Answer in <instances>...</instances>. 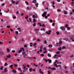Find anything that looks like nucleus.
<instances>
[{
	"label": "nucleus",
	"mask_w": 74,
	"mask_h": 74,
	"mask_svg": "<svg viewBox=\"0 0 74 74\" xmlns=\"http://www.w3.org/2000/svg\"><path fill=\"white\" fill-rule=\"evenodd\" d=\"M62 41L61 40H60L59 41V44H62Z\"/></svg>",
	"instance_id": "aec40b11"
},
{
	"label": "nucleus",
	"mask_w": 74,
	"mask_h": 74,
	"mask_svg": "<svg viewBox=\"0 0 74 74\" xmlns=\"http://www.w3.org/2000/svg\"><path fill=\"white\" fill-rule=\"evenodd\" d=\"M63 40H65L66 41H67L69 40V39L67 38H64L63 39Z\"/></svg>",
	"instance_id": "6e6552de"
},
{
	"label": "nucleus",
	"mask_w": 74,
	"mask_h": 74,
	"mask_svg": "<svg viewBox=\"0 0 74 74\" xmlns=\"http://www.w3.org/2000/svg\"><path fill=\"white\" fill-rule=\"evenodd\" d=\"M50 22H53V20H50Z\"/></svg>",
	"instance_id": "338daca9"
},
{
	"label": "nucleus",
	"mask_w": 74,
	"mask_h": 74,
	"mask_svg": "<svg viewBox=\"0 0 74 74\" xmlns=\"http://www.w3.org/2000/svg\"><path fill=\"white\" fill-rule=\"evenodd\" d=\"M67 28L68 30H70V29H71V28H70V27H67Z\"/></svg>",
	"instance_id": "e433bc0d"
},
{
	"label": "nucleus",
	"mask_w": 74,
	"mask_h": 74,
	"mask_svg": "<svg viewBox=\"0 0 74 74\" xmlns=\"http://www.w3.org/2000/svg\"><path fill=\"white\" fill-rule=\"evenodd\" d=\"M24 47L25 48H26L27 47V46H26V44L25 45H24Z\"/></svg>",
	"instance_id": "37998d69"
},
{
	"label": "nucleus",
	"mask_w": 74,
	"mask_h": 74,
	"mask_svg": "<svg viewBox=\"0 0 74 74\" xmlns=\"http://www.w3.org/2000/svg\"><path fill=\"white\" fill-rule=\"evenodd\" d=\"M32 59H36L37 58H36L35 57H32Z\"/></svg>",
	"instance_id": "6e6d98bb"
},
{
	"label": "nucleus",
	"mask_w": 74,
	"mask_h": 74,
	"mask_svg": "<svg viewBox=\"0 0 74 74\" xmlns=\"http://www.w3.org/2000/svg\"><path fill=\"white\" fill-rule=\"evenodd\" d=\"M40 56H44V54L42 53L40 54Z\"/></svg>",
	"instance_id": "c9c22d12"
},
{
	"label": "nucleus",
	"mask_w": 74,
	"mask_h": 74,
	"mask_svg": "<svg viewBox=\"0 0 74 74\" xmlns=\"http://www.w3.org/2000/svg\"><path fill=\"white\" fill-rule=\"evenodd\" d=\"M44 60H45L46 62H47H47H48V61H47V60L45 59V58H44Z\"/></svg>",
	"instance_id": "473e14b6"
},
{
	"label": "nucleus",
	"mask_w": 74,
	"mask_h": 74,
	"mask_svg": "<svg viewBox=\"0 0 74 74\" xmlns=\"http://www.w3.org/2000/svg\"><path fill=\"white\" fill-rule=\"evenodd\" d=\"M36 2H37V1L36 0H33L32 1V3H36Z\"/></svg>",
	"instance_id": "ddd939ff"
},
{
	"label": "nucleus",
	"mask_w": 74,
	"mask_h": 74,
	"mask_svg": "<svg viewBox=\"0 0 74 74\" xmlns=\"http://www.w3.org/2000/svg\"><path fill=\"white\" fill-rule=\"evenodd\" d=\"M32 17H33V18H35V15H33V16H32Z\"/></svg>",
	"instance_id": "49530a36"
},
{
	"label": "nucleus",
	"mask_w": 74,
	"mask_h": 74,
	"mask_svg": "<svg viewBox=\"0 0 74 74\" xmlns=\"http://www.w3.org/2000/svg\"><path fill=\"white\" fill-rule=\"evenodd\" d=\"M47 52V51H45V52H43V53H46Z\"/></svg>",
	"instance_id": "5fc2aeb1"
},
{
	"label": "nucleus",
	"mask_w": 74,
	"mask_h": 74,
	"mask_svg": "<svg viewBox=\"0 0 74 74\" xmlns=\"http://www.w3.org/2000/svg\"><path fill=\"white\" fill-rule=\"evenodd\" d=\"M22 55H23V57L24 58H25L26 56H27V54H26V52L25 51H23L22 53Z\"/></svg>",
	"instance_id": "f03ea898"
},
{
	"label": "nucleus",
	"mask_w": 74,
	"mask_h": 74,
	"mask_svg": "<svg viewBox=\"0 0 74 74\" xmlns=\"http://www.w3.org/2000/svg\"><path fill=\"white\" fill-rule=\"evenodd\" d=\"M57 11H61V10L60 9H58L57 10Z\"/></svg>",
	"instance_id": "8fccbe9b"
},
{
	"label": "nucleus",
	"mask_w": 74,
	"mask_h": 74,
	"mask_svg": "<svg viewBox=\"0 0 74 74\" xmlns=\"http://www.w3.org/2000/svg\"><path fill=\"white\" fill-rule=\"evenodd\" d=\"M5 54L3 51H0V56H3V55H4Z\"/></svg>",
	"instance_id": "39448f33"
},
{
	"label": "nucleus",
	"mask_w": 74,
	"mask_h": 74,
	"mask_svg": "<svg viewBox=\"0 0 74 74\" xmlns=\"http://www.w3.org/2000/svg\"><path fill=\"white\" fill-rule=\"evenodd\" d=\"M66 48V46H63L62 47V49H65Z\"/></svg>",
	"instance_id": "5701e85b"
},
{
	"label": "nucleus",
	"mask_w": 74,
	"mask_h": 74,
	"mask_svg": "<svg viewBox=\"0 0 74 74\" xmlns=\"http://www.w3.org/2000/svg\"><path fill=\"white\" fill-rule=\"evenodd\" d=\"M35 22H36V19L35 18H34L33 20V22L34 23Z\"/></svg>",
	"instance_id": "c85d7f7f"
},
{
	"label": "nucleus",
	"mask_w": 74,
	"mask_h": 74,
	"mask_svg": "<svg viewBox=\"0 0 74 74\" xmlns=\"http://www.w3.org/2000/svg\"><path fill=\"white\" fill-rule=\"evenodd\" d=\"M41 71V69H39V71L40 73H42V74H43V73H44Z\"/></svg>",
	"instance_id": "9b49d317"
},
{
	"label": "nucleus",
	"mask_w": 74,
	"mask_h": 74,
	"mask_svg": "<svg viewBox=\"0 0 74 74\" xmlns=\"http://www.w3.org/2000/svg\"><path fill=\"white\" fill-rule=\"evenodd\" d=\"M68 34V33L67 32V31L65 32V33H64L65 34Z\"/></svg>",
	"instance_id": "c756f323"
},
{
	"label": "nucleus",
	"mask_w": 74,
	"mask_h": 74,
	"mask_svg": "<svg viewBox=\"0 0 74 74\" xmlns=\"http://www.w3.org/2000/svg\"><path fill=\"white\" fill-rule=\"evenodd\" d=\"M57 35H59V32H56Z\"/></svg>",
	"instance_id": "393cba45"
},
{
	"label": "nucleus",
	"mask_w": 74,
	"mask_h": 74,
	"mask_svg": "<svg viewBox=\"0 0 74 74\" xmlns=\"http://www.w3.org/2000/svg\"><path fill=\"white\" fill-rule=\"evenodd\" d=\"M3 66H2L0 68V70H3Z\"/></svg>",
	"instance_id": "412c9836"
},
{
	"label": "nucleus",
	"mask_w": 74,
	"mask_h": 74,
	"mask_svg": "<svg viewBox=\"0 0 74 74\" xmlns=\"http://www.w3.org/2000/svg\"><path fill=\"white\" fill-rule=\"evenodd\" d=\"M45 16V18L47 19L48 18V17L47 16Z\"/></svg>",
	"instance_id": "603ef678"
},
{
	"label": "nucleus",
	"mask_w": 74,
	"mask_h": 74,
	"mask_svg": "<svg viewBox=\"0 0 74 74\" xmlns=\"http://www.w3.org/2000/svg\"><path fill=\"white\" fill-rule=\"evenodd\" d=\"M37 41H38V42L40 41V39L38 38L37 40Z\"/></svg>",
	"instance_id": "3c124183"
},
{
	"label": "nucleus",
	"mask_w": 74,
	"mask_h": 74,
	"mask_svg": "<svg viewBox=\"0 0 74 74\" xmlns=\"http://www.w3.org/2000/svg\"><path fill=\"white\" fill-rule=\"evenodd\" d=\"M34 66H35V67H37L38 66V65H36V64H34Z\"/></svg>",
	"instance_id": "2f4dec72"
},
{
	"label": "nucleus",
	"mask_w": 74,
	"mask_h": 74,
	"mask_svg": "<svg viewBox=\"0 0 74 74\" xmlns=\"http://www.w3.org/2000/svg\"><path fill=\"white\" fill-rule=\"evenodd\" d=\"M51 71H48V74H51Z\"/></svg>",
	"instance_id": "72a5a7b5"
},
{
	"label": "nucleus",
	"mask_w": 74,
	"mask_h": 74,
	"mask_svg": "<svg viewBox=\"0 0 74 74\" xmlns=\"http://www.w3.org/2000/svg\"><path fill=\"white\" fill-rule=\"evenodd\" d=\"M55 25V24L54 23H53L52 24V26H54Z\"/></svg>",
	"instance_id": "13d9d810"
},
{
	"label": "nucleus",
	"mask_w": 74,
	"mask_h": 74,
	"mask_svg": "<svg viewBox=\"0 0 74 74\" xmlns=\"http://www.w3.org/2000/svg\"><path fill=\"white\" fill-rule=\"evenodd\" d=\"M46 33L47 34H50L51 33V30H49L48 31V32H46Z\"/></svg>",
	"instance_id": "423d86ee"
},
{
	"label": "nucleus",
	"mask_w": 74,
	"mask_h": 74,
	"mask_svg": "<svg viewBox=\"0 0 74 74\" xmlns=\"http://www.w3.org/2000/svg\"><path fill=\"white\" fill-rule=\"evenodd\" d=\"M47 12H45V11L43 12V14L42 15V17H45V16L47 15Z\"/></svg>",
	"instance_id": "7ed1b4c3"
},
{
	"label": "nucleus",
	"mask_w": 74,
	"mask_h": 74,
	"mask_svg": "<svg viewBox=\"0 0 74 74\" xmlns=\"http://www.w3.org/2000/svg\"><path fill=\"white\" fill-rule=\"evenodd\" d=\"M35 31H36V30H37L38 31H39V30H40V29H35Z\"/></svg>",
	"instance_id": "de8ad7c7"
},
{
	"label": "nucleus",
	"mask_w": 74,
	"mask_h": 74,
	"mask_svg": "<svg viewBox=\"0 0 74 74\" xmlns=\"http://www.w3.org/2000/svg\"><path fill=\"white\" fill-rule=\"evenodd\" d=\"M14 66L15 67H17V66H18V65L14 64Z\"/></svg>",
	"instance_id": "052dcab7"
},
{
	"label": "nucleus",
	"mask_w": 74,
	"mask_h": 74,
	"mask_svg": "<svg viewBox=\"0 0 74 74\" xmlns=\"http://www.w3.org/2000/svg\"><path fill=\"white\" fill-rule=\"evenodd\" d=\"M37 45V43H35L33 45V46H35V45Z\"/></svg>",
	"instance_id": "09e8293b"
},
{
	"label": "nucleus",
	"mask_w": 74,
	"mask_h": 74,
	"mask_svg": "<svg viewBox=\"0 0 74 74\" xmlns=\"http://www.w3.org/2000/svg\"><path fill=\"white\" fill-rule=\"evenodd\" d=\"M35 40H36V38H34L33 39V41H35Z\"/></svg>",
	"instance_id": "cd10ccee"
},
{
	"label": "nucleus",
	"mask_w": 74,
	"mask_h": 74,
	"mask_svg": "<svg viewBox=\"0 0 74 74\" xmlns=\"http://www.w3.org/2000/svg\"><path fill=\"white\" fill-rule=\"evenodd\" d=\"M47 41L46 40H45V44H47Z\"/></svg>",
	"instance_id": "bf43d9fd"
},
{
	"label": "nucleus",
	"mask_w": 74,
	"mask_h": 74,
	"mask_svg": "<svg viewBox=\"0 0 74 74\" xmlns=\"http://www.w3.org/2000/svg\"><path fill=\"white\" fill-rule=\"evenodd\" d=\"M6 57L7 58H11V55L10 54H9L8 56H7Z\"/></svg>",
	"instance_id": "4468645a"
},
{
	"label": "nucleus",
	"mask_w": 74,
	"mask_h": 74,
	"mask_svg": "<svg viewBox=\"0 0 74 74\" xmlns=\"http://www.w3.org/2000/svg\"><path fill=\"white\" fill-rule=\"evenodd\" d=\"M9 11H10V10L8 9L7 10V11H6V13H8V12Z\"/></svg>",
	"instance_id": "a211bd4d"
},
{
	"label": "nucleus",
	"mask_w": 74,
	"mask_h": 74,
	"mask_svg": "<svg viewBox=\"0 0 74 74\" xmlns=\"http://www.w3.org/2000/svg\"><path fill=\"white\" fill-rule=\"evenodd\" d=\"M67 26H68V25L67 24H66L65 25V27H67Z\"/></svg>",
	"instance_id": "0e129e2a"
},
{
	"label": "nucleus",
	"mask_w": 74,
	"mask_h": 74,
	"mask_svg": "<svg viewBox=\"0 0 74 74\" xmlns=\"http://www.w3.org/2000/svg\"><path fill=\"white\" fill-rule=\"evenodd\" d=\"M52 3H53V5H55V2H54V1H53L52 2Z\"/></svg>",
	"instance_id": "a18cd8bd"
},
{
	"label": "nucleus",
	"mask_w": 74,
	"mask_h": 74,
	"mask_svg": "<svg viewBox=\"0 0 74 74\" xmlns=\"http://www.w3.org/2000/svg\"><path fill=\"white\" fill-rule=\"evenodd\" d=\"M12 52H15V51L13 50L12 51Z\"/></svg>",
	"instance_id": "774afa93"
},
{
	"label": "nucleus",
	"mask_w": 74,
	"mask_h": 74,
	"mask_svg": "<svg viewBox=\"0 0 74 74\" xmlns=\"http://www.w3.org/2000/svg\"><path fill=\"white\" fill-rule=\"evenodd\" d=\"M28 18V16L27 15V17L26 16L25 17V19H27Z\"/></svg>",
	"instance_id": "f704fd0d"
},
{
	"label": "nucleus",
	"mask_w": 74,
	"mask_h": 74,
	"mask_svg": "<svg viewBox=\"0 0 74 74\" xmlns=\"http://www.w3.org/2000/svg\"><path fill=\"white\" fill-rule=\"evenodd\" d=\"M4 66H8V64H7V63L6 62L5 63V64H4Z\"/></svg>",
	"instance_id": "4c0bfd02"
},
{
	"label": "nucleus",
	"mask_w": 74,
	"mask_h": 74,
	"mask_svg": "<svg viewBox=\"0 0 74 74\" xmlns=\"http://www.w3.org/2000/svg\"><path fill=\"white\" fill-rule=\"evenodd\" d=\"M6 70H7V68H6L4 69V71L5 72H7V71H8V70H7V71H6Z\"/></svg>",
	"instance_id": "7c9ffc66"
},
{
	"label": "nucleus",
	"mask_w": 74,
	"mask_h": 74,
	"mask_svg": "<svg viewBox=\"0 0 74 74\" xmlns=\"http://www.w3.org/2000/svg\"><path fill=\"white\" fill-rule=\"evenodd\" d=\"M36 23H34L33 24V26L34 27L36 26Z\"/></svg>",
	"instance_id": "b1692460"
},
{
	"label": "nucleus",
	"mask_w": 74,
	"mask_h": 74,
	"mask_svg": "<svg viewBox=\"0 0 74 74\" xmlns=\"http://www.w3.org/2000/svg\"><path fill=\"white\" fill-rule=\"evenodd\" d=\"M60 29L63 31H65L66 30V28H65V27L63 26L61 27H60Z\"/></svg>",
	"instance_id": "20e7f679"
},
{
	"label": "nucleus",
	"mask_w": 74,
	"mask_h": 74,
	"mask_svg": "<svg viewBox=\"0 0 74 74\" xmlns=\"http://www.w3.org/2000/svg\"><path fill=\"white\" fill-rule=\"evenodd\" d=\"M48 57H51V56H52L51 55H50V56H49V53L48 54Z\"/></svg>",
	"instance_id": "79ce46f5"
},
{
	"label": "nucleus",
	"mask_w": 74,
	"mask_h": 74,
	"mask_svg": "<svg viewBox=\"0 0 74 74\" xmlns=\"http://www.w3.org/2000/svg\"><path fill=\"white\" fill-rule=\"evenodd\" d=\"M7 52H10V49H9L7 48Z\"/></svg>",
	"instance_id": "f3484780"
},
{
	"label": "nucleus",
	"mask_w": 74,
	"mask_h": 74,
	"mask_svg": "<svg viewBox=\"0 0 74 74\" xmlns=\"http://www.w3.org/2000/svg\"><path fill=\"white\" fill-rule=\"evenodd\" d=\"M23 51H24L25 50L24 49V48L23 47H22V48H21L20 50H18V52L19 53H21V52H22V50Z\"/></svg>",
	"instance_id": "f257e3e1"
},
{
	"label": "nucleus",
	"mask_w": 74,
	"mask_h": 74,
	"mask_svg": "<svg viewBox=\"0 0 74 74\" xmlns=\"http://www.w3.org/2000/svg\"><path fill=\"white\" fill-rule=\"evenodd\" d=\"M54 66H56V67H61V65H58L57 64H55L54 65Z\"/></svg>",
	"instance_id": "0eeeda50"
},
{
	"label": "nucleus",
	"mask_w": 74,
	"mask_h": 74,
	"mask_svg": "<svg viewBox=\"0 0 74 74\" xmlns=\"http://www.w3.org/2000/svg\"><path fill=\"white\" fill-rule=\"evenodd\" d=\"M16 13L17 14H18H18H19V11H17L16 12Z\"/></svg>",
	"instance_id": "c03bdc74"
},
{
	"label": "nucleus",
	"mask_w": 74,
	"mask_h": 74,
	"mask_svg": "<svg viewBox=\"0 0 74 74\" xmlns=\"http://www.w3.org/2000/svg\"><path fill=\"white\" fill-rule=\"evenodd\" d=\"M42 26H43V27H45V25L44 24L42 25Z\"/></svg>",
	"instance_id": "680f3d73"
},
{
	"label": "nucleus",
	"mask_w": 74,
	"mask_h": 74,
	"mask_svg": "<svg viewBox=\"0 0 74 74\" xmlns=\"http://www.w3.org/2000/svg\"><path fill=\"white\" fill-rule=\"evenodd\" d=\"M56 53H57V54H59V53H60V51H57L56 52Z\"/></svg>",
	"instance_id": "ea45409f"
},
{
	"label": "nucleus",
	"mask_w": 74,
	"mask_h": 74,
	"mask_svg": "<svg viewBox=\"0 0 74 74\" xmlns=\"http://www.w3.org/2000/svg\"><path fill=\"white\" fill-rule=\"evenodd\" d=\"M52 70H56V68H53L52 69Z\"/></svg>",
	"instance_id": "a19ab883"
},
{
	"label": "nucleus",
	"mask_w": 74,
	"mask_h": 74,
	"mask_svg": "<svg viewBox=\"0 0 74 74\" xmlns=\"http://www.w3.org/2000/svg\"><path fill=\"white\" fill-rule=\"evenodd\" d=\"M14 66V65L13 64H12L10 66V68H11L12 69H13V67Z\"/></svg>",
	"instance_id": "9d476101"
},
{
	"label": "nucleus",
	"mask_w": 74,
	"mask_h": 74,
	"mask_svg": "<svg viewBox=\"0 0 74 74\" xmlns=\"http://www.w3.org/2000/svg\"><path fill=\"white\" fill-rule=\"evenodd\" d=\"M18 3H19V1L16 2V5H17L18 4Z\"/></svg>",
	"instance_id": "864d4df0"
},
{
	"label": "nucleus",
	"mask_w": 74,
	"mask_h": 74,
	"mask_svg": "<svg viewBox=\"0 0 74 74\" xmlns=\"http://www.w3.org/2000/svg\"><path fill=\"white\" fill-rule=\"evenodd\" d=\"M58 49L60 51H62V48L60 47L59 48H58Z\"/></svg>",
	"instance_id": "6ab92c4d"
},
{
	"label": "nucleus",
	"mask_w": 74,
	"mask_h": 74,
	"mask_svg": "<svg viewBox=\"0 0 74 74\" xmlns=\"http://www.w3.org/2000/svg\"><path fill=\"white\" fill-rule=\"evenodd\" d=\"M27 58L28 59H33V57H30L29 56L27 57Z\"/></svg>",
	"instance_id": "f8f14e48"
},
{
	"label": "nucleus",
	"mask_w": 74,
	"mask_h": 74,
	"mask_svg": "<svg viewBox=\"0 0 74 74\" xmlns=\"http://www.w3.org/2000/svg\"><path fill=\"white\" fill-rule=\"evenodd\" d=\"M50 46H51V48H52V45H48L49 47H50Z\"/></svg>",
	"instance_id": "4be33fe9"
},
{
	"label": "nucleus",
	"mask_w": 74,
	"mask_h": 74,
	"mask_svg": "<svg viewBox=\"0 0 74 74\" xmlns=\"http://www.w3.org/2000/svg\"><path fill=\"white\" fill-rule=\"evenodd\" d=\"M10 26H7L6 27H7L8 28H10Z\"/></svg>",
	"instance_id": "4d7b16f0"
},
{
	"label": "nucleus",
	"mask_w": 74,
	"mask_h": 74,
	"mask_svg": "<svg viewBox=\"0 0 74 74\" xmlns=\"http://www.w3.org/2000/svg\"><path fill=\"white\" fill-rule=\"evenodd\" d=\"M12 71L14 74H15V73H16V70H14V69H13L12 70Z\"/></svg>",
	"instance_id": "1a4fd4ad"
},
{
	"label": "nucleus",
	"mask_w": 74,
	"mask_h": 74,
	"mask_svg": "<svg viewBox=\"0 0 74 74\" xmlns=\"http://www.w3.org/2000/svg\"><path fill=\"white\" fill-rule=\"evenodd\" d=\"M17 30H18V32H21V28H17Z\"/></svg>",
	"instance_id": "2eb2a0df"
},
{
	"label": "nucleus",
	"mask_w": 74,
	"mask_h": 74,
	"mask_svg": "<svg viewBox=\"0 0 74 74\" xmlns=\"http://www.w3.org/2000/svg\"><path fill=\"white\" fill-rule=\"evenodd\" d=\"M49 63H52V60L51 59H49Z\"/></svg>",
	"instance_id": "bb28decb"
},
{
	"label": "nucleus",
	"mask_w": 74,
	"mask_h": 74,
	"mask_svg": "<svg viewBox=\"0 0 74 74\" xmlns=\"http://www.w3.org/2000/svg\"><path fill=\"white\" fill-rule=\"evenodd\" d=\"M42 4H45V2L44 1H43L42 2Z\"/></svg>",
	"instance_id": "e2e57ef3"
},
{
	"label": "nucleus",
	"mask_w": 74,
	"mask_h": 74,
	"mask_svg": "<svg viewBox=\"0 0 74 74\" xmlns=\"http://www.w3.org/2000/svg\"><path fill=\"white\" fill-rule=\"evenodd\" d=\"M57 57H60V55L59 54H58V55H57Z\"/></svg>",
	"instance_id": "69168bd1"
},
{
	"label": "nucleus",
	"mask_w": 74,
	"mask_h": 74,
	"mask_svg": "<svg viewBox=\"0 0 74 74\" xmlns=\"http://www.w3.org/2000/svg\"><path fill=\"white\" fill-rule=\"evenodd\" d=\"M29 70L31 72L33 70V68H30L29 69Z\"/></svg>",
	"instance_id": "a878e982"
},
{
	"label": "nucleus",
	"mask_w": 74,
	"mask_h": 74,
	"mask_svg": "<svg viewBox=\"0 0 74 74\" xmlns=\"http://www.w3.org/2000/svg\"><path fill=\"white\" fill-rule=\"evenodd\" d=\"M43 50H44L45 51H47V48H45V47H44L43 48Z\"/></svg>",
	"instance_id": "58836bf2"
},
{
	"label": "nucleus",
	"mask_w": 74,
	"mask_h": 74,
	"mask_svg": "<svg viewBox=\"0 0 74 74\" xmlns=\"http://www.w3.org/2000/svg\"><path fill=\"white\" fill-rule=\"evenodd\" d=\"M43 45H41L40 47V49H42V48H43V47H42Z\"/></svg>",
	"instance_id": "dca6fc26"
}]
</instances>
